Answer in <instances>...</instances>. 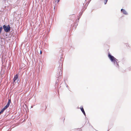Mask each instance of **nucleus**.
Wrapping results in <instances>:
<instances>
[{"mask_svg": "<svg viewBox=\"0 0 131 131\" xmlns=\"http://www.w3.org/2000/svg\"><path fill=\"white\" fill-rule=\"evenodd\" d=\"M3 29V28L2 27H0V34L2 32V31Z\"/></svg>", "mask_w": 131, "mask_h": 131, "instance_id": "obj_8", "label": "nucleus"}, {"mask_svg": "<svg viewBox=\"0 0 131 131\" xmlns=\"http://www.w3.org/2000/svg\"><path fill=\"white\" fill-rule=\"evenodd\" d=\"M108 0H104V4H105L107 2Z\"/></svg>", "mask_w": 131, "mask_h": 131, "instance_id": "obj_9", "label": "nucleus"}, {"mask_svg": "<svg viewBox=\"0 0 131 131\" xmlns=\"http://www.w3.org/2000/svg\"><path fill=\"white\" fill-rule=\"evenodd\" d=\"M108 57L112 62H113L114 64H116L118 67L119 65L118 63L117 62L118 61L117 60L114 58L113 56L111 55L110 53L108 54Z\"/></svg>", "mask_w": 131, "mask_h": 131, "instance_id": "obj_1", "label": "nucleus"}, {"mask_svg": "<svg viewBox=\"0 0 131 131\" xmlns=\"http://www.w3.org/2000/svg\"><path fill=\"white\" fill-rule=\"evenodd\" d=\"M3 27L4 31L6 32H7L10 31V28L9 25H8L7 26L5 25H4L3 26Z\"/></svg>", "mask_w": 131, "mask_h": 131, "instance_id": "obj_2", "label": "nucleus"}, {"mask_svg": "<svg viewBox=\"0 0 131 131\" xmlns=\"http://www.w3.org/2000/svg\"><path fill=\"white\" fill-rule=\"evenodd\" d=\"M80 109H81V111L85 115V112L84 111V109H83V107H82Z\"/></svg>", "mask_w": 131, "mask_h": 131, "instance_id": "obj_6", "label": "nucleus"}, {"mask_svg": "<svg viewBox=\"0 0 131 131\" xmlns=\"http://www.w3.org/2000/svg\"><path fill=\"white\" fill-rule=\"evenodd\" d=\"M42 53V52L41 51H40V54H41Z\"/></svg>", "mask_w": 131, "mask_h": 131, "instance_id": "obj_12", "label": "nucleus"}, {"mask_svg": "<svg viewBox=\"0 0 131 131\" xmlns=\"http://www.w3.org/2000/svg\"><path fill=\"white\" fill-rule=\"evenodd\" d=\"M7 108H6L5 107H4V108L1 110V111L0 112V113L2 114L4 112V111Z\"/></svg>", "mask_w": 131, "mask_h": 131, "instance_id": "obj_7", "label": "nucleus"}, {"mask_svg": "<svg viewBox=\"0 0 131 131\" xmlns=\"http://www.w3.org/2000/svg\"><path fill=\"white\" fill-rule=\"evenodd\" d=\"M121 11L124 14L126 15H127V12L124 9H121Z\"/></svg>", "mask_w": 131, "mask_h": 131, "instance_id": "obj_5", "label": "nucleus"}, {"mask_svg": "<svg viewBox=\"0 0 131 131\" xmlns=\"http://www.w3.org/2000/svg\"><path fill=\"white\" fill-rule=\"evenodd\" d=\"M18 75L17 74L15 75L13 78V82H15L16 81V80L17 79L18 80Z\"/></svg>", "mask_w": 131, "mask_h": 131, "instance_id": "obj_3", "label": "nucleus"}, {"mask_svg": "<svg viewBox=\"0 0 131 131\" xmlns=\"http://www.w3.org/2000/svg\"><path fill=\"white\" fill-rule=\"evenodd\" d=\"M126 46H129V45H128V44H126Z\"/></svg>", "mask_w": 131, "mask_h": 131, "instance_id": "obj_10", "label": "nucleus"}, {"mask_svg": "<svg viewBox=\"0 0 131 131\" xmlns=\"http://www.w3.org/2000/svg\"><path fill=\"white\" fill-rule=\"evenodd\" d=\"M60 0H58V2H57L58 3L59 2Z\"/></svg>", "mask_w": 131, "mask_h": 131, "instance_id": "obj_11", "label": "nucleus"}, {"mask_svg": "<svg viewBox=\"0 0 131 131\" xmlns=\"http://www.w3.org/2000/svg\"><path fill=\"white\" fill-rule=\"evenodd\" d=\"M11 103V100L9 99L7 105L4 107L6 108H7L8 107H9L10 105V103Z\"/></svg>", "mask_w": 131, "mask_h": 131, "instance_id": "obj_4", "label": "nucleus"}]
</instances>
